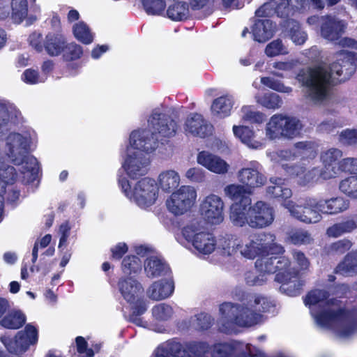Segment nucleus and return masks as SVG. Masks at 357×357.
<instances>
[{
  "label": "nucleus",
  "mask_w": 357,
  "mask_h": 357,
  "mask_svg": "<svg viewBox=\"0 0 357 357\" xmlns=\"http://www.w3.org/2000/svg\"><path fill=\"white\" fill-rule=\"evenodd\" d=\"M20 115L13 105L0 103V138L3 150H0V160L6 158L19 166L22 183L34 181L38 176L39 166L37 159L29 151L35 140L31 131L10 132L11 125Z\"/></svg>",
  "instance_id": "obj_1"
},
{
  "label": "nucleus",
  "mask_w": 357,
  "mask_h": 357,
  "mask_svg": "<svg viewBox=\"0 0 357 357\" xmlns=\"http://www.w3.org/2000/svg\"><path fill=\"white\" fill-rule=\"evenodd\" d=\"M335 59L330 67L319 64L303 69L296 75V79L305 88V97L314 103L326 99L331 84L347 79L355 71L354 54L340 51L335 54Z\"/></svg>",
  "instance_id": "obj_2"
},
{
  "label": "nucleus",
  "mask_w": 357,
  "mask_h": 357,
  "mask_svg": "<svg viewBox=\"0 0 357 357\" xmlns=\"http://www.w3.org/2000/svg\"><path fill=\"white\" fill-rule=\"evenodd\" d=\"M304 303L319 327L332 329L342 337H349L356 331L351 314L339 301L328 299L326 291H311L305 297Z\"/></svg>",
  "instance_id": "obj_3"
},
{
  "label": "nucleus",
  "mask_w": 357,
  "mask_h": 357,
  "mask_svg": "<svg viewBox=\"0 0 357 357\" xmlns=\"http://www.w3.org/2000/svg\"><path fill=\"white\" fill-rule=\"evenodd\" d=\"M271 304L261 295L249 296L245 302H225L219 307V330L225 333L236 332L237 327L249 328L263 321L262 312L268 311Z\"/></svg>",
  "instance_id": "obj_4"
},
{
  "label": "nucleus",
  "mask_w": 357,
  "mask_h": 357,
  "mask_svg": "<svg viewBox=\"0 0 357 357\" xmlns=\"http://www.w3.org/2000/svg\"><path fill=\"white\" fill-rule=\"evenodd\" d=\"M275 235L259 233L247 238H238L233 235H225L219 239L218 248L222 255L231 256L238 252L240 256L253 260L266 254H282L284 248L275 242Z\"/></svg>",
  "instance_id": "obj_5"
},
{
  "label": "nucleus",
  "mask_w": 357,
  "mask_h": 357,
  "mask_svg": "<svg viewBox=\"0 0 357 357\" xmlns=\"http://www.w3.org/2000/svg\"><path fill=\"white\" fill-rule=\"evenodd\" d=\"M251 199H245L243 205L233 208L232 223L238 227L248 225L252 228L269 226L274 220L273 209L268 204L259 201L253 206Z\"/></svg>",
  "instance_id": "obj_6"
},
{
  "label": "nucleus",
  "mask_w": 357,
  "mask_h": 357,
  "mask_svg": "<svg viewBox=\"0 0 357 357\" xmlns=\"http://www.w3.org/2000/svg\"><path fill=\"white\" fill-rule=\"evenodd\" d=\"M178 241L181 244H189L200 255H208L218 248L215 236L201 225L199 220H194L185 225L181 231Z\"/></svg>",
  "instance_id": "obj_7"
},
{
  "label": "nucleus",
  "mask_w": 357,
  "mask_h": 357,
  "mask_svg": "<svg viewBox=\"0 0 357 357\" xmlns=\"http://www.w3.org/2000/svg\"><path fill=\"white\" fill-rule=\"evenodd\" d=\"M119 185L126 197L142 208L154 204L158 198V188L153 179L144 178L132 188L131 183L122 177L119 178Z\"/></svg>",
  "instance_id": "obj_8"
},
{
  "label": "nucleus",
  "mask_w": 357,
  "mask_h": 357,
  "mask_svg": "<svg viewBox=\"0 0 357 357\" xmlns=\"http://www.w3.org/2000/svg\"><path fill=\"white\" fill-rule=\"evenodd\" d=\"M302 127L300 120L296 117L275 114L266 123L265 136L270 140L293 139L300 134Z\"/></svg>",
  "instance_id": "obj_9"
},
{
  "label": "nucleus",
  "mask_w": 357,
  "mask_h": 357,
  "mask_svg": "<svg viewBox=\"0 0 357 357\" xmlns=\"http://www.w3.org/2000/svg\"><path fill=\"white\" fill-rule=\"evenodd\" d=\"M293 265L291 264L286 269L287 278V283L280 287V290L290 296H295L300 294L302 283L297 275L299 273L308 271L310 261L307 256L300 250H294L292 252Z\"/></svg>",
  "instance_id": "obj_10"
},
{
  "label": "nucleus",
  "mask_w": 357,
  "mask_h": 357,
  "mask_svg": "<svg viewBox=\"0 0 357 357\" xmlns=\"http://www.w3.org/2000/svg\"><path fill=\"white\" fill-rule=\"evenodd\" d=\"M197 198L196 189L191 185H182L172 192L166 200L169 212L179 216L190 211L195 205Z\"/></svg>",
  "instance_id": "obj_11"
},
{
  "label": "nucleus",
  "mask_w": 357,
  "mask_h": 357,
  "mask_svg": "<svg viewBox=\"0 0 357 357\" xmlns=\"http://www.w3.org/2000/svg\"><path fill=\"white\" fill-rule=\"evenodd\" d=\"M273 255L270 252L260 256L255 261V267L259 273L266 276V274L277 273L275 280L282 285L287 281L285 271L290 265V261L284 257H270Z\"/></svg>",
  "instance_id": "obj_12"
},
{
  "label": "nucleus",
  "mask_w": 357,
  "mask_h": 357,
  "mask_svg": "<svg viewBox=\"0 0 357 357\" xmlns=\"http://www.w3.org/2000/svg\"><path fill=\"white\" fill-rule=\"evenodd\" d=\"M38 338L36 327L29 324L23 331H19L14 338L3 335L0 340L10 353L19 354L26 351L30 345L36 344Z\"/></svg>",
  "instance_id": "obj_13"
},
{
  "label": "nucleus",
  "mask_w": 357,
  "mask_h": 357,
  "mask_svg": "<svg viewBox=\"0 0 357 357\" xmlns=\"http://www.w3.org/2000/svg\"><path fill=\"white\" fill-rule=\"evenodd\" d=\"M148 128L158 139L159 137L170 138L176 135L178 125L171 116L164 113L162 109L156 108L148 119Z\"/></svg>",
  "instance_id": "obj_14"
},
{
  "label": "nucleus",
  "mask_w": 357,
  "mask_h": 357,
  "mask_svg": "<svg viewBox=\"0 0 357 357\" xmlns=\"http://www.w3.org/2000/svg\"><path fill=\"white\" fill-rule=\"evenodd\" d=\"M119 287L123 298L133 307V314L140 315L147 309L144 302H139L144 293L142 284L132 278L122 279L119 281Z\"/></svg>",
  "instance_id": "obj_15"
},
{
  "label": "nucleus",
  "mask_w": 357,
  "mask_h": 357,
  "mask_svg": "<svg viewBox=\"0 0 357 357\" xmlns=\"http://www.w3.org/2000/svg\"><path fill=\"white\" fill-rule=\"evenodd\" d=\"M224 211L223 199L213 193L206 196L199 205V212L202 218L211 225H217L223 222Z\"/></svg>",
  "instance_id": "obj_16"
},
{
  "label": "nucleus",
  "mask_w": 357,
  "mask_h": 357,
  "mask_svg": "<svg viewBox=\"0 0 357 357\" xmlns=\"http://www.w3.org/2000/svg\"><path fill=\"white\" fill-rule=\"evenodd\" d=\"M158 146V138L148 128V129H139L131 132L129 144L126 151L130 153L147 154L153 152Z\"/></svg>",
  "instance_id": "obj_17"
},
{
  "label": "nucleus",
  "mask_w": 357,
  "mask_h": 357,
  "mask_svg": "<svg viewBox=\"0 0 357 357\" xmlns=\"http://www.w3.org/2000/svg\"><path fill=\"white\" fill-rule=\"evenodd\" d=\"M20 176L15 174V169L12 166L1 165L0 167V221L3 215V203L6 199L10 202H15L19 197L18 191L12 190L11 188L17 178L20 181Z\"/></svg>",
  "instance_id": "obj_18"
},
{
  "label": "nucleus",
  "mask_w": 357,
  "mask_h": 357,
  "mask_svg": "<svg viewBox=\"0 0 357 357\" xmlns=\"http://www.w3.org/2000/svg\"><path fill=\"white\" fill-rule=\"evenodd\" d=\"M316 198H307L303 203L297 204L293 201H287L282 203V206L288 210L291 216L297 220L307 224L317 223L321 218V212L317 206H311L310 200Z\"/></svg>",
  "instance_id": "obj_19"
},
{
  "label": "nucleus",
  "mask_w": 357,
  "mask_h": 357,
  "mask_svg": "<svg viewBox=\"0 0 357 357\" xmlns=\"http://www.w3.org/2000/svg\"><path fill=\"white\" fill-rule=\"evenodd\" d=\"M343 155L342 151L337 148H330L321 151L320 161L323 168L319 176L324 180L335 178L339 174V162Z\"/></svg>",
  "instance_id": "obj_20"
},
{
  "label": "nucleus",
  "mask_w": 357,
  "mask_h": 357,
  "mask_svg": "<svg viewBox=\"0 0 357 357\" xmlns=\"http://www.w3.org/2000/svg\"><path fill=\"white\" fill-rule=\"evenodd\" d=\"M149 164L150 159L146 154L125 151L122 167L130 178H135L146 174Z\"/></svg>",
  "instance_id": "obj_21"
},
{
  "label": "nucleus",
  "mask_w": 357,
  "mask_h": 357,
  "mask_svg": "<svg viewBox=\"0 0 357 357\" xmlns=\"http://www.w3.org/2000/svg\"><path fill=\"white\" fill-rule=\"evenodd\" d=\"M183 130L186 135L204 138L212 135L213 126L202 115L192 113L185 120Z\"/></svg>",
  "instance_id": "obj_22"
},
{
  "label": "nucleus",
  "mask_w": 357,
  "mask_h": 357,
  "mask_svg": "<svg viewBox=\"0 0 357 357\" xmlns=\"http://www.w3.org/2000/svg\"><path fill=\"white\" fill-rule=\"evenodd\" d=\"M347 24L344 20L332 15L321 17V36L326 40L337 42L344 33Z\"/></svg>",
  "instance_id": "obj_23"
},
{
  "label": "nucleus",
  "mask_w": 357,
  "mask_h": 357,
  "mask_svg": "<svg viewBox=\"0 0 357 357\" xmlns=\"http://www.w3.org/2000/svg\"><path fill=\"white\" fill-rule=\"evenodd\" d=\"M29 3L33 13H40V7L36 4V0H12L10 3L11 17L15 23L20 24L24 20L27 19L29 23L35 22L37 19L36 15H28Z\"/></svg>",
  "instance_id": "obj_24"
},
{
  "label": "nucleus",
  "mask_w": 357,
  "mask_h": 357,
  "mask_svg": "<svg viewBox=\"0 0 357 357\" xmlns=\"http://www.w3.org/2000/svg\"><path fill=\"white\" fill-rule=\"evenodd\" d=\"M197 162L208 171L217 174L227 173L230 167L222 158L206 151H202L197 154Z\"/></svg>",
  "instance_id": "obj_25"
},
{
  "label": "nucleus",
  "mask_w": 357,
  "mask_h": 357,
  "mask_svg": "<svg viewBox=\"0 0 357 357\" xmlns=\"http://www.w3.org/2000/svg\"><path fill=\"white\" fill-rule=\"evenodd\" d=\"M232 132L236 139L250 149L259 150L264 147V140L258 139L255 131L249 126L234 125Z\"/></svg>",
  "instance_id": "obj_26"
},
{
  "label": "nucleus",
  "mask_w": 357,
  "mask_h": 357,
  "mask_svg": "<svg viewBox=\"0 0 357 357\" xmlns=\"http://www.w3.org/2000/svg\"><path fill=\"white\" fill-rule=\"evenodd\" d=\"M238 179L251 192L252 189L264 185L266 181V178L259 172L257 164L241 169L238 172Z\"/></svg>",
  "instance_id": "obj_27"
},
{
  "label": "nucleus",
  "mask_w": 357,
  "mask_h": 357,
  "mask_svg": "<svg viewBox=\"0 0 357 357\" xmlns=\"http://www.w3.org/2000/svg\"><path fill=\"white\" fill-rule=\"evenodd\" d=\"M309 204L317 206L324 214L333 215L346 211L349 206V201L338 197L328 199H312Z\"/></svg>",
  "instance_id": "obj_28"
},
{
  "label": "nucleus",
  "mask_w": 357,
  "mask_h": 357,
  "mask_svg": "<svg viewBox=\"0 0 357 357\" xmlns=\"http://www.w3.org/2000/svg\"><path fill=\"white\" fill-rule=\"evenodd\" d=\"M234 103V96L229 93L215 98L210 108L212 117L216 119L229 117L231 114Z\"/></svg>",
  "instance_id": "obj_29"
},
{
  "label": "nucleus",
  "mask_w": 357,
  "mask_h": 357,
  "mask_svg": "<svg viewBox=\"0 0 357 357\" xmlns=\"http://www.w3.org/2000/svg\"><path fill=\"white\" fill-rule=\"evenodd\" d=\"M174 286L167 279L153 282L146 289V296L153 301L165 300L173 294Z\"/></svg>",
  "instance_id": "obj_30"
},
{
  "label": "nucleus",
  "mask_w": 357,
  "mask_h": 357,
  "mask_svg": "<svg viewBox=\"0 0 357 357\" xmlns=\"http://www.w3.org/2000/svg\"><path fill=\"white\" fill-rule=\"evenodd\" d=\"M224 193L225 196L234 201L230 206L229 213V218L232 222L233 208L236 204L241 206L243 199H250L249 195L251 194V191L248 190L243 185L229 184L225 187Z\"/></svg>",
  "instance_id": "obj_31"
},
{
  "label": "nucleus",
  "mask_w": 357,
  "mask_h": 357,
  "mask_svg": "<svg viewBox=\"0 0 357 357\" xmlns=\"http://www.w3.org/2000/svg\"><path fill=\"white\" fill-rule=\"evenodd\" d=\"M275 31L273 22L268 20H258L252 26V33L255 40L264 43L270 39Z\"/></svg>",
  "instance_id": "obj_32"
},
{
  "label": "nucleus",
  "mask_w": 357,
  "mask_h": 357,
  "mask_svg": "<svg viewBox=\"0 0 357 357\" xmlns=\"http://www.w3.org/2000/svg\"><path fill=\"white\" fill-rule=\"evenodd\" d=\"M169 271V268L163 259L158 256L153 255L147 258L144 264L146 275L149 278L162 276Z\"/></svg>",
  "instance_id": "obj_33"
},
{
  "label": "nucleus",
  "mask_w": 357,
  "mask_h": 357,
  "mask_svg": "<svg viewBox=\"0 0 357 357\" xmlns=\"http://www.w3.org/2000/svg\"><path fill=\"white\" fill-rule=\"evenodd\" d=\"M180 182L181 178L179 174L173 169L162 172L158 178L159 187L165 192L174 191L180 185Z\"/></svg>",
  "instance_id": "obj_34"
},
{
  "label": "nucleus",
  "mask_w": 357,
  "mask_h": 357,
  "mask_svg": "<svg viewBox=\"0 0 357 357\" xmlns=\"http://www.w3.org/2000/svg\"><path fill=\"white\" fill-rule=\"evenodd\" d=\"M288 172L295 175L296 182L300 185L303 186L314 183L318 180L319 177H320V171L317 169H312V170L306 172L303 167L296 166L291 167Z\"/></svg>",
  "instance_id": "obj_35"
},
{
  "label": "nucleus",
  "mask_w": 357,
  "mask_h": 357,
  "mask_svg": "<svg viewBox=\"0 0 357 357\" xmlns=\"http://www.w3.org/2000/svg\"><path fill=\"white\" fill-rule=\"evenodd\" d=\"M255 100L260 106L271 110L278 109L283 104L282 99L278 94L270 91L263 94H256Z\"/></svg>",
  "instance_id": "obj_36"
},
{
  "label": "nucleus",
  "mask_w": 357,
  "mask_h": 357,
  "mask_svg": "<svg viewBox=\"0 0 357 357\" xmlns=\"http://www.w3.org/2000/svg\"><path fill=\"white\" fill-rule=\"evenodd\" d=\"M270 181L272 185L267 188V193L273 197L284 200L283 203L287 202L292 192L291 189L284 185L283 180L280 178H271Z\"/></svg>",
  "instance_id": "obj_37"
},
{
  "label": "nucleus",
  "mask_w": 357,
  "mask_h": 357,
  "mask_svg": "<svg viewBox=\"0 0 357 357\" xmlns=\"http://www.w3.org/2000/svg\"><path fill=\"white\" fill-rule=\"evenodd\" d=\"M335 272L343 275L357 273V250L348 253L335 268Z\"/></svg>",
  "instance_id": "obj_38"
},
{
  "label": "nucleus",
  "mask_w": 357,
  "mask_h": 357,
  "mask_svg": "<svg viewBox=\"0 0 357 357\" xmlns=\"http://www.w3.org/2000/svg\"><path fill=\"white\" fill-rule=\"evenodd\" d=\"M166 16L172 21H182L189 15V7L187 3L178 1L169 5L166 10Z\"/></svg>",
  "instance_id": "obj_39"
},
{
  "label": "nucleus",
  "mask_w": 357,
  "mask_h": 357,
  "mask_svg": "<svg viewBox=\"0 0 357 357\" xmlns=\"http://www.w3.org/2000/svg\"><path fill=\"white\" fill-rule=\"evenodd\" d=\"M26 321L25 315L20 310H13L6 314L0 321L1 326L8 329H18Z\"/></svg>",
  "instance_id": "obj_40"
},
{
  "label": "nucleus",
  "mask_w": 357,
  "mask_h": 357,
  "mask_svg": "<svg viewBox=\"0 0 357 357\" xmlns=\"http://www.w3.org/2000/svg\"><path fill=\"white\" fill-rule=\"evenodd\" d=\"M287 36L296 45H302L307 40V33L296 21L288 22Z\"/></svg>",
  "instance_id": "obj_41"
},
{
  "label": "nucleus",
  "mask_w": 357,
  "mask_h": 357,
  "mask_svg": "<svg viewBox=\"0 0 357 357\" xmlns=\"http://www.w3.org/2000/svg\"><path fill=\"white\" fill-rule=\"evenodd\" d=\"M287 241L296 245H308L312 243L313 238L307 231L294 229L288 232Z\"/></svg>",
  "instance_id": "obj_42"
},
{
  "label": "nucleus",
  "mask_w": 357,
  "mask_h": 357,
  "mask_svg": "<svg viewBox=\"0 0 357 357\" xmlns=\"http://www.w3.org/2000/svg\"><path fill=\"white\" fill-rule=\"evenodd\" d=\"M241 112L242 119L251 123L261 124L266 119V116L264 112L256 110L252 106L250 105L243 106L241 109Z\"/></svg>",
  "instance_id": "obj_43"
},
{
  "label": "nucleus",
  "mask_w": 357,
  "mask_h": 357,
  "mask_svg": "<svg viewBox=\"0 0 357 357\" xmlns=\"http://www.w3.org/2000/svg\"><path fill=\"white\" fill-rule=\"evenodd\" d=\"M65 38L61 35H48L46 38L45 49L49 54L55 56L63 51Z\"/></svg>",
  "instance_id": "obj_44"
},
{
  "label": "nucleus",
  "mask_w": 357,
  "mask_h": 357,
  "mask_svg": "<svg viewBox=\"0 0 357 357\" xmlns=\"http://www.w3.org/2000/svg\"><path fill=\"white\" fill-rule=\"evenodd\" d=\"M339 189L347 197L357 199V176L351 175L342 179Z\"/></svg>",
  "instance_id": "obj_45"
},
{
  "label": "nucleus",
  "mask_w": 357,
  "mask_h": 357,
  "mask_svg": "<svg viewBox=\"0 0 357 357\" xmlns=\"http://www.w3.org/2000/svg\"><path fill=\"white\" fill-rule=\"evenodd\" d=\"M73 34L77 40L88 45L93 42V35L89 26L83 22H79L73 25Z\"/></svg>",
  "instance_id": "obj_46"
},
{
  "label": "nucleus",
  "mask_w": 357,
  "mask_h": 357,
  "mask_svg": "<svg viewBox=\"0 0 357 357\" xmlns=\"http://www.w3.org/2000/svg\"><path fill=\"white\" fill-rule=\"evenodd\" d=\"M153 318L157 321H167L174 314L172 307L166 303H159L154 305L151 310Z\"/></svg>",
  "instance_id": "obj_47"
},
{
  "label": "nucleus",
  "mask_w": 357,
  "mask_h": 357,
  "mask_svg": "<svg viewBox=\"0 0 357 357\" xmlns=\"http://www.w3.org/2000/svg\"><path fill=\"white\" fill-rule=\"evenodd\" d=\"M261 83L270 89L282 93L289 94L293 91L291 86H287L281 80L271 77H261Z\"/></svg>",
  "instance_id": "obj_48"
},
{
  "label": "nucleus",
  "mask_w": 357,
  "mask_h": 357,
  "mask_svg": "<svg viewBox=\"0 0 357 357\" xmlns=\"http://www.w3.org/2000/svg\"><path fill=\"white\" fill-rule=\"evenodd\" d=\"M296 65L297 61L294 59L275 61L272 64L274 70L271 73L275 77H284V73L291 71Z\"/></svg>",
  "instance_id": "obj_49"
},
{
  "label": "nucleus",
  "mask_w": 357,
  "mask_h": 357,
  "mask_svg": "<svg viewBox=\"0 0 357 357\" xmlns=\"http://www.w3.org/2000/svg\"><path fill=\"white\" fill-rule=\"evenodd\" d=\"M142 269V262L136 256H128L122 261V271L126 275L137 274Z\"/></svg>",
  "instance_id": "obj_50"
},
{
  "label": "nucleus",
  "mask_w": 357,
  "mask_h": 357,
  "mask_svg": "<svg viewBox=\"0 0 357 357\" xmlns=\"http://www.w3.org/2000/svg\"><path fill=\"white\" fill-rule=\"evenodd\" d=\"M289 53L287 46L280 39H276L269 43L265 48V54L268 57H274L280 55H286Z\"/></svg>",
  "instance_id": "obj_51"
},
{
  "label": "nucleus",
  "mask_w": 357,
  "mask_h": 357,
  "mask_svg": "<svg viewBox=\"0 0 357 357\" xmlns=\"http://www.w3.org/2000/svg\"><path fill=\"white\" fill-rule=\"evenodd\" d=\"M146 12L149 15H160L165 13L164 0H141Z\"/></svg>",
  "instance_id": "obj_52"
},
{
  "label": "nucleus",
  "mask_w": 357,
  "mask_h": 357,
  "mask_svg": "<svg viewBox=\"0 0 357 357\" xmlns=\"http://www.w3.org/2000/svg\"><path fill=\"white\" fill-rule=\"evenodd\" d=\"M236 345L232 342L218 343L213 345L212 357H227L234 349Z\"/></svg>",
  "instance_id": "obj_53"
},
{
  "label": "nucleus",
  "mask_w": 357,
  "mask_h": 357,
  "mask_svg": "<svg viewBox=\"0 0 357 357\" xmlns=\"http://www.w3.org/2000/svg\"><path fill=\"white\" fill-rule=\"evenodd\" d=\"M340 172L357 176V158L342 159L339 162V173Z\"/></svg>",
  "instance_id": "obj_54"
},
{
  "label": "nucleus",
  "mask_w": 357,
  "mask_h": 357,
  "mask_svg": "<svg viewBox=\"0 0 357 357\" xmlns=\"http://www.w3.org/2000/svg\"><path fill=\"white\" fill-rule=\"evenodd\" d=\"M213 319L207 314H200L192 318V327L197 330H206L212 325Z\"/></svg>",
  "instance_id": "obj_55"
},
{
  "label": "nucleus",
  "mask_w": 357,
  "mask_h": 357,
  "mask_svg": "<svg viewBox=\"0 0 357 357\" xmlns=\"http://www.w3.org/2000/svg\"><path fill=\"white\" fill-rule=\"evenodd\" d=\"M339 141L345 145L357 144V130L345 129L340 132L339 135Z\"/></svg>",
  "instance_id": "obj_56"
},
{
  "label": "nucleus",
  "mask_w": 357,
  "mask_h": 357,
  "mask_svg": "<svg viewBox=\"0 0 357 357\" xmlns=\"http://www.w3.org/2000/svg\"><path fill=\"white\" fill-rule=\"evenodd\" d=\"M296 154L294 148L290 150H282L271 153V159L275 162L281 163L283 160H289L294 158Z\"/></svg>",
  "instance_id": "obj_57"
},
{
  "label": "nucleus",
  "mask_w": 357,
  "mask_h": 357,
  "mask_svg": "<svg viewBox=\"0 0 357 357\" xmlns=\"http://www.w3.org/2000/svg\"><path fill=\"white\" fill-rule=\"evenodd\" d=\"M22 79L26 84H35L39 82H43L45 78L40 77L38 71L33 69H26L22 75Z\"/></svg>",
  "instance_id": "obj_58"
},
{
  "label": "nucleus",
  "mask_w": 357,
  "mask_h": 357,
  "mask_svg": "<svg viewBox=\"0 0 357 357\" xmlns=\"http://www.w3.org/2000/svg\"><path fill=\"white\" fill-rule=\"evenodd\" d=\"M352 245L351 242L348 239H342L337 241L329 246V250L331 252L342 254L349 250Z\"/></svg>",
  "instance_id": "obj_59"
},
{
  "label": "nucleus",
  "mask_w": 357,
  "mask_h": 357,
  "mask_svg": "<svg viewBox=\"0 0 357 357\" xmlns=\"http://www.w3.org/2000/svg\"><path fill=\"white\" fill-rule=\"evenodd\" d=\"M64 56L67 59H75L79 58L82 54V47L75 43H70L63 49Z\"/></svg>",
  "instance_id": "obj_60"
},
{
  "label": "nucleus",
  "mask_w": 357,
  "mask_h": 357,
  "mask_svg": "<svg viewBox=\"0 0 357 357\" xmlns=\"http://www.w3.org/2000/svg\"><path fill=\"white\" fill-rule=\"evenodd\" d=\"M245 280L246 283L250 286L262 285L267 280L266 276L260 273L259 275H256L252 272L245 273Z\"/></svg>",
  "instance_id": "obj_61"
},
{
  "label": "nucleus",
  "mask_w": 357,
  "mask_h": 357,
  "mask_svg": "<svg viewBox=\"0 0 357 357\" xmlns=\"http://www.w3.org/2000/svg\"><path fill=\"white\" fill-rule=\"evenodd\" d=\"M52 236L50 234L45 235L38 241H36L34 244L33 251H32V262L34 264L38 258V251L39 247L40 248H45L47 247L50 243L51 242Z\"/></svg>",
  "instance_id": "obj_62"
},
{
  "label": "nucleus",
  "mask_w": 357,
  "mask_h": 357,
  "mask_svg": "<svg viewBox=\"0 0 357 357\" xmlns=\"http://www.w3.org/2000/svg\"><path fill=\"white\" fill-rule=\"evenodd\" d=\"M185 177L192 182H201L204 180V172L199 167H192L186 171Z\"/></svg>",
  "instance_id": "obj_63"
},
{
  "label": "nucleus",
  "mask_w": 357,
  "mask_h": 357,
  "mask_svg": "<svg viewBox=\"0 0 357 357\" xmlns=\"http://www.w3.org/2000/svg\"><path fill=\"white\" fill-rule=\"evenodd\" d=\"M76 344L77 351L81 354H85V357H93L94 352L91 349H87V343L84 337H77L76 338Z\"/></svg>",
  "instance_id": "obj_64"
}]
</instances>
